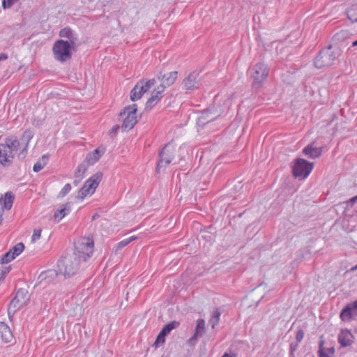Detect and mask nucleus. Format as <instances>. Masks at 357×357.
Returning a JSON list of instances; mask_svg holds the SVG:
<instances>
[{"mask_svg": "<svg viewBox=\"0 0 357 357\" xmlns=\"http://www.w3.org/2000/svg\"><path fill=\"white\" fill-rule=\"evenodd\" d=\"M356 46H357V40L356 41L353 42V43H352V47H356Z\"/></svg>", "mask_w": 357, "mask_h": 357, "instance_id": "47", "label": "nucleus"}, {"mask_svg": "<svg viewBox=\"0 0 357 357\" xmlns=\"http://www.w3.org/2000/svg\"><path fill=\"white\" fill-rule=\"evenodd\" d=\"M356 212H357V211H356Z\"/></svg>", "mask_w": 357, "mask_h": 357, "instance_id": "51", "label": "nucleus"}, {"mask_svg": "<svg viewBox=\"0 0 357 357\" xmlns=\"http://www.w3.org/2000/svg\"><path fill=\"white\" fill-rule=\"evenodd\" d=\"M0 336L6 343L10 342L13 340V334L10 328L3 322H0Z\"/></svg>", "mask_w": 357, "mask_h": 357, "instance_id": "21", "label": "nucleus"}, {"mask_svg": "<svg viewBox=\"0 0 357 357\" xmlns=\"http://www.w3.org/2000/svg\"><path fill=\"white\" fill-rule=\"evenodd\" d=\"M102 178V173H96L88 178L79 190L77 199L82 201L84 198L91 196L100 184Z\"/></svg>", "mask_w": 357, "mask_h": 357, "instance_id": "5", "label": "nucleus"}, {"mask_svg": "<svg viewBox=\"0 0 357 357\" xmlns=\"http://www.w3.org/2000/svg\"><path fill=\"white\" fill-rule=\"evenodd\" d=\"M357 202V195L355 197H353L352 198L349 199L347 203L350 204L351 206H352L356 202Z\"/></svg>", "mask_w": 357, "mask_h": 357, "instance_id": "40", "label": "nucleus"}, {"mask_svg": "<svg viewBox=\"0 0 357 357\" xmlns=\"http://www.w3.org/2000/svg\"><path fill=\"white\" fill-rule=\"evenodd\" d=\"M47 158L45 157V156H43L41 160H39L38 162H37L34 165H33V170L35 172H40L41 169H43L45 166L46 165V163H47Z\"/></svg>", "mask_w": 357, "mask_h": 357, "instance_id": "29", "label": "nucleus"}, {"mask_svg": "<svg viewBox=\"0 0 357 357\" xmlns=\"http://www.w3.org/2000/svg\"><path fill=\"white\" fill-rule=\"evenodd\" d=\"M225 357H236L235 353H225Z\"/></svg>", "mask_w": 357, "mask_h": 357, "instance_id": "45", "label": "nucleus"}, {"mask_svg": "<svg viewBox=\"0 0 357 357\" xmlns=\"http://www.w3.org/2000/svg\"><path fill=\"white\" fill-rule=\"evenodd\" d=\"M343 321H349L357 318V300L347 304L340 312V315Z\"/></svg>", "mask_w": 357, "mask_h": 357, "instance_id": "14", "label": "nucleus"}, {"mask_svg": "<svg viewBox=\"0 0 357 357\" xmlns=\"http://www.w3.org/2000/svg\"><path fill=\"white\" fill-rule=\"evenodd\" d=\"M8 59V55L4 53H0V61H5Z\"/></svg>", "mask_w": 357, "mask_h": 357, "instance_id": "44", "label": "nucleus"}, {"mask_svg": "<svg viewBox=\"0 0 357 357\" xmlns=\"http://www.w3.org/2000/svg\"><path fill=\"white\" fill-rule=\"evenodd\" d=\"M179 326V322L173 321L166 324L161 330V333L165 335H167L173 329H175Z\"/></svg>", "mask_w": 357, "mask_h": 357, "instance_id": "26", "label": "nucleus"}, {"mask_svg": "<svg viewBox=\"0 0 357 357\" xmlns=\"http://www.w3.org/2000/svg\"><path fill=\"white\" fill-rule=\"evenodd\" d=\"M289 356H290V357H294V353H293V354H291V353L290 352Z\"/></svg>", "mask_w": 357, "mask_h": 357, "instance_id": "49", "label": "nucleus"}, {"mask_svg": "<svg viewBox=\"0 0 357 357\" xmlns=\"http://www.w3.org/2000/svg\"><path fill=\"white\" fill-rule=\"evenodd\" d=\"M178 77V72L177 71H172L164 74L161 78L162 83L160 85L166 86H170L172 85Z\"/></svg>", "mask_w": 357, "mask_h": 357, "instance_id": "19", "label": "nucleus"}, {"mask_svg": "<svg viewBox=\"0 0 357 357\" xmlns=\"http://www.w3.org/2000/svg\"><path fill=\"white\" fill-rule=\"evenodd\" d=\"M75 248L79 260L86 261L93 252V240L89 236L80 237L75 242Z\"/></svg>", "mask_w": 357, "mask_h": 357, "instance_id": "4", "label": "nucleus"}, {"mask_svg": "<svg viewBox=\"0 0 357 357\" xmlns=\"http://www.w3.org/2000/svg\"><path fill=\"white\" fill-rule=\"evenodd\" d=\"M322 152V148L314 147L313 144H309L303 149V153L310 158L319 157Z\"/></svg>", "mask_w": 357, "mask_h": 357, "instance_id": "20", "label": "nucleus"}, {"mask_svg": "<svg viewBox=\"0 0 357 357\" xmlns=\"http://www.w3.org/2000/svg\"><path fill=\"white\" fill-rule=\"evenodd\" d=\"M11 270V266H4L0 268V283L2 282Z\"/></svg>", "mask_w": 357, "mask_h": 357, "instance_id": "31", "label": "nucleus"}, {"mask_svg": "<svg viewBox=\"0 0 357 357\" xmlns=\"http://www.w3.org/2000/svg\"><path fill=\"white\" fill-rule=\"evenodd\" d=\"M42 230L41 229H36L33 230L32 236H31V242L35 243L38 240L40 239L41 236Z\"/></svg>", "mask_w": 357, "mask_h": 357, "instance_id": "36", "label": "nucleus"}, {"mask_svg": "<svg viewBox=\"0 0 357 357\" xmlns=\"http://www.w3.org/2000/svg\"><path fill=\"white\" fill-rule=\"evenodd\" d=\"M165 337L164 334H162L161 332L158 335L157 338L154 342V346L155 347H159L160 345L162 344L165 342Z\"/></svg>", "mask_w": 357, "mask_h": 357, "instance_id": "33", "label": "nucleus"}, {"mask_svg": "<svg viewBox=\"0 0 357 357\" xmlns=\"http://www.w3.org/2000/svg\"><path fill=\"white\" fill-rule=\"evenodd\" d=\"M121 115L124 116L121 126L122 130L124 131L131 130L137 122V105L133 104L126 107Z\"/></svg>", "mask_w": 357, "mask_h": 357, "instance_id": "7", "label": "nucleus"}, {"mask_svg": "<svg viewBox=\"0 0 357 357\" xmlns=\"http://www.w3.org/2000/svg\"><path fill=\"white\" fill-rule=\"evenodd\" d=\"M297 344L291 343L290 344V351L291 354L294 353V351L297 349Z\"/></svg>", "mask_w": 357, "mask_h": 357, "instance_id": "42", "label": "nucleus"}, {"mask_svg": "<svg viewBox=\"0 0 357 357\" xmlns=\"http://www.w3.org/2000/svg\"><path fill=\"white\" fill-rule=\"evenodd\" d=\"M199 73L194 71L190 73L182 82L183 89L185 91H193L199 88L200 84Z\"/></svg>", "mask_w": 357, "mask_h": 357, "instance_id": "13", "label": "nucleus"}, {"mask_svg": "<svg viewBox=\"0 0 357 357\" xmlns=\"http://www.w3.org/2000/svg\"><path fill=\"white\" fill-rule=\"evenodd\" d=\"M348 18L353 22H357V3L351 6L347 11Z\"/></svg>", "mask_w": 357, "mask_h": 357, "instance_id": "27", "label": "nucleus"}, {"mask_svg": "<svg viewBox=\"0 0 357 357\" xmlns=\"http://www.w3.org/2000/svg\"><path fill=\"white\" fill-rule=\"evenodd\" d=\"M165 91V88L163 85L160 84L155 88L151 93V97L146 102V107L151 108L155 106L163 97Z\"/></svg>", "mask_w": 357, "mask_h": 357, "instance_id": "15", "label": "nucleus"}, {"mask_svg": "<svg viewBox=\"0 0 357 357\" xmlns=\"http://www.w3.org/2000/svg\"><path fill=\"white\" fill-rule=\"evenodd\" d=\"M29 301V298L26 292L22 289L17 291L15 296L12 299L8 305V314H13L17 310L25 307Z\"/></svg>", "mask_w": 357, "mask_h": 357, "instance_id": "10", "label": "nucleus"}, {"mask_svg": "<svg viewBox=\"0 0 357 357\" xmlns=\"http://www.w3.org/2000/svg\"><path fill=\"white\" fill-rule=\"evenodd\" d=\"M341 54L342 51L340 48L330 45L319 52L314 59V65L318 69L329 67L335 64Z\"/></svg>", "mask_w": 357, "mask_h": 357, "instance_id": "1", "label": "nucleus"}, {"mask_svg": "<svg viewBox=\"0 0 357 357\" xmlns=\"http://www.w3.org/2000/svg\"><path fill=\"white\" fill-rule=\"evenodd\" d=\"M3 209L10 210L13 206L14 195L10 192H7L3 197H1Z\"/></svg>", "mask_w": 357, "mask_h": 357, "instance_id": "23", "label": "nucleus"}, {"mask_svg": "<svg viewBox=\"0 0 357 357\" xmlns=\"http://www.w3.org/2000/svg\"><path fill=\"white\" fill-rule=\"evenodd\" d=\"M154 84L155 79H153L147 81L141 80L137 82L130 92L131 100L136 101L139 100Z\"/></svg>", "mask_w": 357, "mask_h": 357, "instance_id": "11", "label": "nucleus"}, {"mask_svg": "<svg viewBox=\"0 0 357 357\" xmlns=\"http://www.w3.org/2000/svg\"><path fill=\"white\" fill-rule=\"evenodd\" d=\"M303 337H304V332L302 330H299L297 332L296 337L297 342H301L303 339Z\"/></svg>", "mask_w": 357, "mask_h": 357, "instance_id": "38", "label": "nucleus"}, {"mask_svg": "<svg viewBox=\"0 0 357 357\" xmlns=\"http://www.w3.org/2000/svg\"><path fill=\"white\" fill-rule=\"evenodd\" d=\"M328 351L331 354H333L335 353V349L333 347L329 348L328 349Z\"/></svg>", "mask_w": 357, "mask_h": 357, "instance_id": "46", "label": "nucleus"}, {"mask_svg": "<svg viewBox=\"0 0 357 357\" xmlns=\"http://www.w3.org/2000/svg\"><path fill=\"white\" fill-rule=\"evenodd\" d=\"M70 211V203H66L61 206V208L58 209L54 213V218L57 220V222L60 221L63 218H64L67 214H68Z\"/></svg>", "mask_w": 357, "mask_h": 357, "instance_id": "22", "label": "nucleus"}, {"mask_svg": "<svg viewBox=\"0 0 357 357\" xmlns=\"http://www.w3.org/2000/svg\"><path fill=\"white\" fill-rule=\"evenodd\" d=\"M24 250V245L22 243H18L13 248H11L9 251L13 254V256L16 258L18 257Z\"/></svg>", "mask_w": 357, "mask_h": 357, "instance_id": "28", "label": "nucleus"}, {"mask_svg": "<svg viewBox=\"0 0 357 357\" xmlns=\"http://www.w3.org/2000/svg\"><path fill=\"white\" fill-rule=\"evenodd\" d=\"M52 52L56 60L64 62L71 58V46L68 41L59 40L54 44Z\"/></svg>", "mask_w": 357, "mask_h": 357, "instance_id": "6", "label": "nucleus"}, {"mask_svg": "<svg viewBox=\"0 0 357 357\" xmlns=\"http://www.w3.org/2000/svg\"><path fill=\"white\" fill-rule=\"evenodd\" d=\"M324 340L322 339V337H321V340L319 341V350L324 349Z\"/></svg>", "mask_w": 357, "mask_h": 357, "instance_id": "43", "label": "nucleus"}, {"mask_svg": "<svg viewBox=\"0 0 357 357\" xmlns=\"http://www.w3.org/2000/svg\"><path fill=\"white\" fill-rule=\"evenodd\" d=\"M137 239V236H132L128 238H126V239H123L121 241H120L119 243H118L115 247H114V252H117L118 251H119L120 250H121L123 248L126 247V245H128L130 243H131L132 241H135Z\"/></svg>", "mask_w": 357, "mask_h": 357, "instance_id": "25", "label": "nucleus"}, {"mask_svg": "<svg viewBox=\"0 0 357 357\" xmlns=\"http://www.w3.org/2000/svg\"><path fill=\"white\" fill-rule=\"evenodd\" d=\"M352 270H357V264L354 268H352Z\"/></svg>", "mask_w": 357, "mask_h": 357, "instance_id": "48", "label": "nucleus"}, {"mask_svg": "<svg viewBox=\"0 0 357 357\" xmlns=\"http://www.w3.org/2000/svg\"><path fill=\"white\" fill-rule=\"evenodd\" d=\"M354 336L350 331L342 330L338 335L337 341L342 347L350 346L354 342Z\"/></svg>", "mask_w": 357, "mask_h": 357, "instance_id": "18", "label": "nucleus"}, {"mask_svg": "<svg viewBox=\"0 0 357 357\" xmlns=\"http://www.w3.org/2000/svg\"><path fill=\"white\" fill-rule=\"evenodd\" d=\"M205 330V321L204 319H198L197 321V326L195 333L190 340H195L198 336H202Z\"/></svg>", "mask_w": 357, "mask_h": 357, "instance_id": "24", "label": "nucleus"}, {"mask_svg": "<svg viewBox=\"0 0 357 357\" xmlns=\"http://www.w3.org/2000/svg\"><path fill=\"white\" fill-rule=\"evenodd\" d=\"M312 169V163L302 158H297L294 160L292 172L296 178L304 179L309 176Z\"/></svg>", "mask_w": 357, "mask_h": 357, "instance_id": "8", "label": "nucleus"}, {"mask_svg": "<svg viewBox=\"0 0 357 357\" xmlns=\"http://www.w3.org/2000/svg\"><path fill=\"white\" fill-rule=\"evenodd\" d=\"M79 262L75 259L65 258L59 261L58 267L61 273L65 276L73 275L78 268Z\"/></svg>", "mask_w": 357, "mask_h": 357, "instance_id": "12", "label": "nucleus"}, {"mask_svg": "<svg viewBox=\"0 0 357 357\" xmlns=\"http://www.w3.org/2000/svg\"><path fill=\"white\" fill-rule=\"evenodd\" d=\"M269 69L264 63H257L250 69V75L254 80V85L259 86L267 78Z\"/></svg>", "mask_w": 357, "mask_h": 357, "instance_id": "9", "label": "nucleus"}, {"mask_svg": "<svg viewBox=\"0 0 357 357\" xmlns=\"http://www.w3.org/2000/svg\"><path fill=\"white\" fill-rule=\"evenodd\" d=\"M15 259V256H13V254L11 253L9 250L6 252L1 257V264H7L9 262L12 261Z\"/></svg>", "mask_w": 357, "mask_h": 357, "instance_id": "30", "label": "nucleus"}, {"mask_svg": "<svg viewBox=\"0 0 357 357\" xmlns=\"http://www.w3.org/2000/svg\"><path fill=\"white\" fill-rule=\"evenodd\" d=\"M59 36L70 39L72 38V31L68 28H64L60 31Z\"/></svg>", "mask_w": 357, "mask_h": 357, "instance_id": "34", "label": "nucleus"}, {"mask_svg": "<svg viewBox=\"0 0 357 357\" xmlns=\"http://www.w3.org/2000/svg\"><path fill=\"white\" fill-rule=\"evenodd\" d=\"M105 152V148L98 147L93 150V151L89 152L84 160V162L89 166L95 165L97 162L99 161L100 158L104 155Z\"/></svg>", "mask_w": 357, "mask_h": 357, "instance_id": "17", "label": "nucleus"}, {"mask_svg": "<svg viewBox=\"0 0 357 357\" xmlns=\"http://www.w3.org/2000/svg\"><path fill=\"white\" fill-rule=\"evenodd\" d=\"M19 0H3L2 2V6L4 9L11 7L15 2Z\"/></svg>", "mask_w": 357, "mask_h": 357, "instance_id": "37", "label": "nucleus"}, {"mask_svg": "<svg viewBox=\"0 0 357 357\" xmlns=\"http://www.w3.org/2000/svg\"><path fill=\"white\" fill-rule=\"evenodd\" d=\"M81 169V166H79V167H78V171H79H79H81V169Z\"/></svg>", "mask_w": 357, "mask_h": 357, "instance_id": "50", "label": "nucleus"}, {"mask_svg": "<svg viewBox=\"0 0 357 357\" xmlns=\"http://www.w3.org/2000/svg\"><path fill=\"white\" fill-rule=\"evenodd\" d=\"M220 315H221V313L218 312V311H215V312H214L213 313V315H212L211 319L210 320V322L212 324V327L213 328H214L215 325H216L219 322L220 318Z\"/></svg>", "mask_w": 357, "mask_h": 357, "instance_id": "32", "label": "nucleus"}, {"mask_svg": "<svg viewBox=\"0 0 357 357\" xmlns=\"http://www.w3.org/2000/svg\"><path fill=\"white\" fill-rule=\"evenodd\" d=\"M71 185L70 183L66 184L59 192V196L61 197H65L71 190Z\"/></svg>", "mask_w": 357, "mask_h": 357, "instance_id": "35", "label": "nucleus"}, {"mask_svg": "<svg viewBox=\"0 0 357 357\" xmlns=\"http://www.w3.org/2000/svg\"><path fill=\"white\" fill-rule=\"evenodd\" d=\"M23 137L26 138L27 142H29L33 137L32 132L30 130H26L23 134Z\"/></svg>", "mask_w": 357, "mask_h": 357, "instance_id": "39", "label": "nucleus"}, {"mask_svg": "<svg viewBox=\"0 0 357 357\" xmlns=\"http://www.w3.org/2000/svg\"><path fill=\"white\" fill-rule=\"evenodd\" d=\"M220 115V112L215 109L206 110L197 118V124L204 126L205 124L213 121Z\"/></svg>", "mask_w": 357, "mask_h": 357, "instance_id": "16", "label": "nucleus"}, {"mask_svg": "<svg viewBox=\"0 0 357 357\" xmlns=\"http://www.w3.org/2000/svg\"><path fill=\"white\" fill-rule=\"evenodd\" d=\"M319 357H330L329 355L324 351V349L319 350Z\"/></svg>", "mask_w": 357, "mask_h": 357, "instance_id": "41", "label": "nucleus"}, {"mask_svg": "<svg viewBox=\"0 0 357 357\" xmlns=\"http://www.w3.org/2000/svg\"><path fill=\"white\" fill-rule=\"evenodd\" d=\"M179 150L180 148L173 143L166 144L160 154V160L158 164V171L171 163H176L179 159Z\"/></svg>", "mask_w": 357, "mask_h": 357, "instance_id": "2", "label": "nucleus"}, {"mask_svg": "<svg viewBox=\"0 0 357 357\" xmlns=\"http://www.w3.org/2000/svg\"><path fill=\"white\" fill-rule=\"evenodd\" d=\"M19 146L20 142L16 138H8L5 144H0V162L3 165L12 162Z\"/></svg>", "mask_w": 357, "mask_h": 357, "instance_id": "3", "label": "nucleus"}]
</instances>
